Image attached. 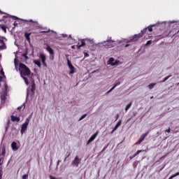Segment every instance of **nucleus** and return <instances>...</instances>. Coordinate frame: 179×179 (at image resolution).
<instances>
[{"label":"nucleus","mask_w":179,"mask_h":179,"mask_svg":"<svg viewBox=\"0 0 179 179\" xmlns=\"http://www.w3.org/2000/svg\"><path fill=\"white\" fill-rule=\"evenodd\" d=\"M148 30V29H144L143 31H141L142 34H144V33H146V31Z\"/></svg>","instance_id":"ea45409f"},{"label":"nucleus","mask_w":179,"mask_h":179,"mask_svg":"<svg viewBox=\"0 0 179 179\" xmlns=\"http://www.w3.org/2000/svg\"><path fill=\"white\" fill-rule=\"evenodd\" d=\"M12 16H10L9 14H5V15L3 16V18L5 17H11Z\"/></svg>","instance_id":"e433bc0d"},{"label":"nucleus","mask_w":179,"mask_h":179,"mask_svg":"<svg viewBox=\"0 0 179 179\" xmlns=\"http://www.w3.org/2000/svg\"><path fill=\"white\" fill-rule=\"evenodd\" d=\"M122 121L119 120L118 122L116 124V125L114 127V131H117V129H118V127H120L121 126Z\"/></svg>","instance_id":"f3484780"},{"label":"nucleus","mask_w":179,"mask_h":179,"mask_svg":"<svg viewBox=\"0 0 179 179\" xmlns=\"http://www.w3.org/2000/svg\"><path fill=\"white\" fill-rule=\"evenodd\" d=\"M29 23H31L30 24L31 27L33 29V30H37L38 29H41V26L37 21H33V20H27Z\"/></svg>","instance_id":"f03ea898"},{"label":"nucleus","mask_w":179,"mask_h":179,"mask_svg":"<svg viewBox=\"0 0 179 179\" xmlns=\"http://www.w3.org/2000/svg\"><path fill=\"white\" fill-rule=\"evenodd\" d=\"M0 27L4 31V33H6V27L5 25L0 24Z\"/></svg>","instance_id":"393cba45"},{"label":"nucleus","mask_w":179,"mask_h":179,"mask_svg":"<svg viewBox=\"0 0 179 179\" xmlns=\"http://www.w3.org/2000/svg\"><path fill=\"white\" fill-rule=\"evenodd\" d=\"M142 152H145V150H137L136 152L134 155L129 157V159L131 160H132V159H134V157H136L137 155H139V153H142Z\"/></svg>","instance_id":"9b49d317"},{"label":"nucleus","mask_w":179,"mask_h":179,"mask_svg":"<svg viewBox=\"0 0 179 179\" xmlns=\"http://www.w3.org/2000/svg\"><path fill=\"white\" fill-rule=\"evenodd\" d=\"M0 43H1V44L5 45V42L2 39H0Z\"/></svg>","instance_id":"c03bdc74"},{"label":"nucleus","mask_w":179,"mask_h":179,"mask_svg":"<svg viewBox=\"0 0 179 179\" xmlns=\"http://www.w3.org/2000/svg\"><path fill=\"white\" fill-rule=\"evenodd\" d=\"M72 50H75V45L71 46Z\"/></svg>","instance_id":"052dcab7"},{"label":"nucleus","mask_w":179,"mask_h":179,"mask_svg":"<svg viewBox=\"0 0 179 179\" xmlns=\"http://www.w3.org/2000/svg\"><path fill=\"white\" fill-rule=\"evenodd\" d=\"M156 85V83H151L148 85V87L150 90H152V89H153V87H155V86Z\"/></svg>","instance_id":"a878e982"},{"label":"nucleus","mask_w":179,"mask_h":179,"mask_svg":"<svg viewBox=\"0 0 179 179\" xmlns=\"http://www.w3.org/2000/svg\"><path fill=\"white\" fill-rule=\"evenodd\" d=\"M59 163H61V160H58V161H57V166L59 165Z\"/></svg>","instance_id":"6e6d98bb"},{"label":"nucleus","mask_w":179,"mask_h":179,"mask_svg":"<svg viewBox=\"0 0 179 179\" xmlns=\"http://www.w3.org/2000/svg\"><path fill=\"white\" fill-rule=\"evenodd\" d=\"M0 48H2V46H0Z\"/></svg>","instance_id":"0e129e2a"},{"label":"nucleus","mask_w":179,"mask_h":179,"mask_svg":"<svg viewBox=\"0 0 179 179\" xmlns=\"http://www.w3.org/2000/svg\"><path fill=\"white\" fill-rule=\"evenodd\" d=\"M150 44H152V41H148L146 43L145 45H150Z\"/></svg>","instance_id":"4c0bfd02"},{"label":"nucleus","mask_w":179,"mask_h":179,"mask_svg":"<svg viewBox=\"0 0 179 179\" xmlns=\"http://www.w3.org/2000/svg\"><path fill=\"white\" fill-rule=\"evenodd\" d=\"M1 73L3 75V76H5V73L3 72V71H1Z\"/></svg>","instance_id":"09e8293b"},{"label":"nucleus","mask_w":179,"mask_h":179,"mask_svg":"<svg viewBox=\"0 0 179 179\" xmlns=\"http://www.w3.org/2000/svg\"><path fill=\"white\" fill-rule=\"evenodd\" d=\"M70 69V73H75V67L73 66H71L70 67H69Z\"/></svg>","instance_id":"4be33fe9"},{"label":"nucleus","mask_w":179,"mask_h":179,"mask_svg":"<svg viewBox=\"0 0 179 179\" xmlns=\"http://www.w3.org/2000/svg\"><path fill=\"white\" fill-rule=\"evenodd\" d=\"M71 156V153H69L68 155L64 158V162H66V158Z\"/></svg>","instance_id":"79ce46f5"},{"label":"nucleus","mask_w":179,"mask_h":179,"mask_svg":"<svg viewBox=\"0 0 179 179\" xmlns=\"http://www.w3.org/2000/svg\"><path fill=\"white\" fill-rule=\"evenodd\" d=\"M148 135H149V131H147L146 133L143 134L140 137L138 141L136 143V145H141V143H142V142H143V141L145 140V138H146L148 136Z\"/></svg>","instance_id":"20e7f679"},{"label":"nucleus","mask_w":179,"mask_h":179,"mask_svg":"<svg viewBox=\"0 0 179 179\" xmlns=\"http://www.w3.org/2000/svg\"><path fill=\"white\" fill-rule=\"evenodd\" d=\"M22 107H23L22 106H19V107L17 108V110H22Z\"/></svg>","instance_id":"8fccbe9b"},{"label":"nucleus","mask_w":179,"mask_h":179,"mask_svg":"<svg viewBox=\"0 0 179 179\" xmlns=\"http://www.w3.org/2000/svg\"><path fill=\"white\" fill-rule=\"evenodd\" d=\"M86 43H89V39H83L81 40V44L79 45V43L77 45V47L78 48V50H80V48H82V47H85V45H86Z\"/></svg>","instance_id":"423d86ee"},{"label":"nucleus","mask_w":179,"mask_h":179,"mask_svg":"<svg viewBox=\"0 0 179 179\" xmlns=\"http://www.w3.org/2000/svg\"><path fill=\"white\" fill-rule=\"evenodd\" d=\"M5 155H6V148L5 147H3L1 148V156H3V157H5Z\"/></svg>","instance_id":"6ab92c4d"},{"label":"nucleus","mask_w":179,"mask_h":179,"mask_svg":"<svg viewBox=\"0 0 179 179\" xmlns=\"http://www.w3.org/2000/svg\"><path fill=\"white\" fill-rule=\"evenodd\" d=\"M124 47H125L126 48H127V47H129V44H126Z\"/></svg>","instance_id":"bf43d9fd"},{"label":"nucleus","mask_w":179,"mask_h":179,"mask_svg":"<svg viewBox=\"0 0 179 179\" xmlns=\"http://www.w3.org/2000/svg\"><path fill=\"white\" fill-rule=\"evenodd\" d=\"M42 64H43V66H47V64H45V62H42Z\"/></svg>","instance_id":"49530a36"},{"label":"nucleus","mask_w":179,"mask_h":179,"mask_svg":"<svg viewBox=\"0 0 179 179\" xmlns=\"http://www.w3.org/2000/svg\"><path fill=\"white\" fill-rule=\"evenodd\" d=\"M97 135H99V131H96L95 134H94L88 140L87 145H89V143H91V142H93L94 139L97 137Z\"/></svg>","instance_id":"0eeeda50"},{"label":"nucleus","mask_w":179,"mask_h":179,"mask_svg":"<svg viewBox=\"0 0 179 179\" xmlns=\"http://www.w3.org/2000/svg\"><path fill=\"white\" fill-rule=\"evenodd\" d=\"M118 163H120V161L117 162V164H118Z\"/></svg>","instance_id":"e2e57ef3"},{"label":"nucleus","mask_w":179,"mask_h":179,"mask_svg":"<svg viewBox=\"0 0 179 179\" xmlns=\"http://www.w3.org/2000/svg\"><path fill=\"white\" fill-rule=\"evenodd\" d=\"M31 35V33H27L26 32L24 34V37L26 38L27 41H28L29 43H30V36Z\"/></svg>","instance_id":"2eb2a0df"},{"label":"nucleus","mask_w":179,"mask_h":179,"mask_svg":"<svg viewBox=\"0 0 179 179\" xmlns=\"http://www.w3.org/2000/svg\"><path fill=\"white\" fill-rule=\"evenodd\" d=\"M107 148H108V144L103 148V150L101 151V153H103V152H104Z\"/></svg>","instance_id":"c9c22d12"},{"label":"nucleus","mask_w":179,"mask_h":179,"mask_svg":"<svg viewBox=\"0 0 179 179\" xmlns=\"http://www.w3.org/2000/svg\"><path fill=\"white\" fill-rule=\"evenodd\" d=\"M9 129V126L6 127V132L8 131V129Z\"/></svg>","instance_id":"603ef678"},{"label":"nucleus","mask_w":179,"mask_h":179,"mask_svg":"<svg viewBox=\"0 0 179 179\" xmlns=\"http://www.w3.org/2000/svg\"><path fill=\"white\" fill-rule=\"evenodd\" d=\"M67 65H68L69 68L70 66H73V65H72V63H71V60H69V59H67Z\"/></svg>","instance_id":"c756f323"},{"label":"nucleus","mask_w":179,"mask_h":179,"mask_svg":"<svg viewBox=\"0 0 179 179\" xmlns=\"http://www.w3.org/2000/svg\"><path fill=\"white\" fill-rule=\"evenodd\" d=\"M12 17H15V16H12Z\"/></svg>","instance_id":"338daca9"},{"label":"nucleus","mask_w":179,"mask_h":179,"mask_svg":"<svg viewBox=\"0 0 179 179\" xmlns=\"http://www.w3.org/2000/svg\"><path fill=\"white\" fill-rule=\"evenodd\" d=\"M46 50L48 52H50V54H51V55H54V50H52V48L50 46H48L46 48Z\"/></svg>","instance_id":"dca6fc26"},{"label":"nucleus","mask_w":179,"mask_h":179,"mask_svg":"<svg viewBox=\"0 0 179 179\" xmlns=\"http://www.w3.org/2000/svg\"><path fill=\"white\" fill-rule=\"evenodd\" d=\"M84 55H85V58H87V57H89V53L85 52Z\"/></svg>","instance_id":"a19ab883"},{"label":"nucleus","mask_w":179,"mask_h":179,"mask_svg":"<svg viewBox=\"0 0 179 179\" xmlns=\"http://www.w3.org/2000/svg\"><path fill=\"white\" fill-rule=\"evenodd\" d=\"M150 99H153V96H152Z\"/></svg>","instance_id":"69168bd1"},{"label":"nucleus","mask_w":179,"mask_h":179,"mask_svg":"<svg viewBox=\"0 0 179 179\" xmlns=\"http://www.w3.org/2000/svg\"><path fill=\"white\" fill-rule=\"evenodd\" d=\"M0 179H2V172L0 171Z\"/></svg>","instance_id":"5fc2aeb1"},{"label":"nucleus","mask_w":179,"mask_h":179,"mask_svg":"<svg viewBox=\"0 0 179 179\" xmlns=\"http://www.w3.org/2000/svg\"><path fill=\"white\" fill-rule=\"evenodd\" d=\"M120 85H121V82H120V81L115 83L113 87L107 92V94H108V93H111V92H113V90H114V89H115V87H117V86H120Z\"/></svg>","instance_id":"ddd939ff"},{"label":"nucleus","mask_w":179,"mask_h":179,"mask_svg":"<svg viewBox=\"0 0 179 179\" xmlns=\"http://www.w3.org/2000/svg\"><path fill=\"white\" fill-rule=\"evenodd\" d=\"M4 90H5V94H6V92H8V85L7 84H5Z\"/></svg>","instance_id":"72a5a7b5"},{"label":"nucleus","mask_w":179,"mask_h":179,"mask_svg":"<svg viewBox=\"0 0 179 179\" xmlns=\"http://www.w3.org/2000/svg\"><path fill=\"white\" fill-rule=\"evenodd\" d=\"M80 159H79V157L76 156L73 161V164L76 166V167H79V164L80 163Z\"/></svg>","instance_id":"1a4fd4ad"},{"label":"nucleus","mask_w":179,"mask_h":179,"mask_svg":"<svg viewBox=\"0 0 179 179\" xmlns=\"http://www.w3.org/2000/svg\"><path fill=\"white\" fill-rule=\"evenodd\" d=\"M3 157H0V166H2V164H3Z\"/></svg>","instance_id":"2f4dec72"},{"label":"nucleus","mask_w":179,"mask_h":179,"mask_svg":"<svg viewBox=\"0 0 179 179\" xmlns=\"http://www.w3.org/2000/svg\"><path fill=\"white\" fill-rule=\"evenodd\" d=\"M19 71L21 76H30V74L31 73L30 69H29V67H27V66L23 63L20 64Z\"/></svg>","instance_id":"f257e3e1"},{"label":"nucleus","mask_w":179,"mask_h":179,"mask_svg":"<svg viewBox=\"0 0 179 179\" xmlns=\"http://www.w3.org/2000/svg\"><path fill=\"white\" fill-rule=\"evenodd\" d=\"M146 29H147V30H148V31H153V28H152V26H150Z\"/></svg>","instance_id":"473e14b6"},{"label":"nucleus","mask_w":179,"mask_h":179,"mask_svg":"<svg viewBox=\"0 0 179 179\" xmlns=\"http://www.w3.org/2000/svg\"><path fill=\"white\" fill-rule=\"evenodd\" d=\"M50 31V30H48V31H41L40 33H48Z\"/></svg>","instance_id":"a18cd8bd"},{"label":"nucleus","mask_w":179,"mask_h":179,"mask_svg":"<svg viewBox=\"0 0 179 179\" xmlns=\"http://www.w3.org/2000/svg\"><path fill=\"white\" fill-rule=\"evenodd\" d=\"M40 58H41L42 62H45V59H46L45 55H44L43 54L40 55Z\"/></svg>","instance_id":"5701e85b"},{"label":"nucleus","mask_w":179,"mask_h":179,"mask_svg":"<svg viewBox=\"0 0 179 179\" xmlns=\"http://www.w3.org/2000/svg\"><path fill=\"white\" fill-rule=\"evenodd\" d=\"M34 63L35 64V65H37L38 68L41 67V62H40V60H34Z\"/></svg>","instance_id":"aec40b11"},{"label":"nucleus","mask_w":179,"mask_h":179,"mask_svg":"<svg viewBox=\"0 0 179 179\" xmlns=\"http://www.w3.org/2000/svg\"><path fill=\"white\" fill-rule=\"evenodd\" d=\"M29 122H30V119L27 118L24 124L21 127V134L23 135L26 131H27V127L29 126Z\"/></svg>","instance_id":"7ed1b4c3"},{"label":"nucleus","mask_w":179,"mask_h":179,"mask_svg":"<svg viewBox=\"0 0 179 179\" xmlns=\"http://www.w3.org/2000/svg\"><path fill=\"white\" fill-rule=\"evenodd\" d=\"M177 176H179V172H177L176 173L172 175L169 179H173L174 178V177H177Z\"/></svg>","instance_id":"cd10ccee"},{"label":"nucleus","mask_w":179,"mask_h":179,"mask_svg":"<svg viewBox=\"0 0 179 179\" xmlns=\"http://www.w3.org/2000/svg\"><path fill=\"white\" fill-rule=\"evenodd\" d=\"M170 78H171V75L165 77V78H164L162 83H163V82H166V80H169V79H170Z\"/></svg>","instance_id":"c85d7f7f"},{"label":"nucleus","mask_w":179,"mask_h":179,"mask_svg":"<svg viewBox=\"0 0 179 179\" xmlns=\"http://www.w3.org/2000/svg\"><path fill=\"white\" fill-rule=\"evenodd\" d=\"M14 26L15 27V26H17V22L15 21V22H14Z\"/></svg>","instance_id":"864d4df0"},{"label":"nucleus","mask_w":179,"mask_h":179,"mask_svg":"<svg viewBox=\"0 0 179 179\" xmlns=\"http://www.w3.org/2000/svg\"><path fill=\"white\" fill-rule=\"evenodd\" d=\"M178 85H179V83H178Z\"/></svg>","instance_id":"774afa93"},{"label":"nucleus","mask_w":179,"mask_h":179,"mask_svg":"<svg viewBox=\"0 0 179 179\" xmlns=\"http://www.w3.org/2000/svg\"><path fill=\"white\" fill-rule=\"evenodd\" d=\"M29 178V175L28 174H25L22 176V179H28Z\"/></svg>","instance_id":"f704fd0d"},{"label":"nucleus","mask_w":179,"mask_h":179,"mask_svg":"<svg viewBox=\"0 0 179 179\" xmlns=\"http://www.w3.org/2000/svg\"><path fill=\"white\" fill-rule=\"evenodd\" d=\"M114 132H115V130H114V129L112 130V131L110 132V134H114Z\"/></svg>","instance_id":"13d9d810"},{"label":"nucleus","mask_w":179,"mask_h":179,"mask_svg":"<svg viewBox=\"0 0 179 179\" xmlns=\"http://www.w3.org/2000/svg\"><path fill=\"white\" fill-rule=\"evenodd\" d=\"M27 55H28L27 53L22 54V57H24L25 59H29V56Z\"/></svg>","instance_id":"7c9ffc66"},{"label":"nucleus","mask_w":179,"mask_h":179,"mask_svg":"<svg viewBox=\"0 0 179 179\" xmlns=\"http://www.w3.org/2000/svg\"><path fill=\"white\" fill-rule=\"evenodd\" d=\"M10 118H11V121L13 122H19L20 121V117L15 116V115H11Z\"/></svg>","instance_id":"9d476101"},{"label":"nucleus","mask_w":179,"mask_h":179,"mask_svg":"<svg viewBox=\"0 0 179 179\" xmlns=\"http://www.w3.org/2000/svg\"><path fill=\"white\" fill-rule=\"evenodd\" d=\"M131 106H132V101L129 102V103H128L126 107H125V111H128V110H129V108H131Z\"/></svg>","instance_id":"412c9836"},{"label":"nucleus","mask_w":179,"mask_h":179,"mask_svg":"<svg viewBox=\"0 0 179 179\" xmlns=\"http://www.w3.org/2000/svg\"><path fill=\"white\" fill-rule=\"evenodd\" d=\"M142 37V34H136L133 36V38L129 41V43H132V41H136L137 40H139Z\"/></svg>","instance_id":"6e6552de"},{"label":"nucleus","mask_w":179,"mask_h":179,"mask_svg":"<svg viewBox=\"0 0 179 179\" xmlns=\"http://www.w3.org/2000/svg\"><path fill=\"white\" fill-rule=\"evenodd\" d=\"M119 117H120V115L117 114L115 121H117V120H118Z\"/></svg>","instance_id":"de8ad7c7"},{"label":"nucleus","mask_w":179,"mask_h":179,"mask_svg":"<svg viewBox=\"0 0 179 179\" xmlns=\"http://www.w3.org/2000/svg\"><path fill=\"white\" fill-rule=\"evenodd\" d=\"M171 131V129H170V127H169V129H167L166 130H165V132L170 133Z\"/></svg>","instance_id":"37998d69"},{"label":"nucleus","mask_w":179,"mask_h":179,"mask_svg":"<svg viewBox=\"0 0 179 179\" xmlns=\"http://www.w3.org/2000/svg\"><path fill=\"white\" fill-rule=\"evenodd\" d=\"M114 58L111 57L109 59L108 63L110 65H112V66H114L115 65H117V62H114Z\"/></svg>","instance_id":"4468645a"},{"label":"nucleus","mask_w":179,"mask_h":179,"mask_svg":"<svg viewBox=\"0 0 179 179\" xmlns=\"http://www.w3.org/2000/svg\"><path fill=\"white\" fill-rule=\"evenodd\" d=\"M113 43L114 41L108 40L103 42V44L106 47V48H113V47H114V45L113 44Z\"/></svg>","instance_id":"39448f33"},{"label":"nucleus","mask_w":179,"mask_h":179,"mask_svg":"<svg viewBox=\"0 0 179 179\" xmlns=\"http://www.w3.org/2000/svg\"><path fill=\"white\" fill-rule=\"evenodd\" d=\"M25 76H21V78H22V79L24 80L26 85H29V80Z\"/></svg>","instance_id":"b1692460"},{"label":"nucleus","mask_w":179,"mask_h":179,"mask_svg":"<svg viewBox=\"0 0 179 179\" xmlns=\"http://www.w3.org/2000/svg\"><path fill=\"white\" fill-rule=\"evenodd\" d=\"M10 124V120H8V122H7V127H9V124Z\"/></svg>","instance_id":"3c124183"},{"label":"nucleus","mask_w":179,"mask_h":179,"mask_svg":"<svg viewBox=\"0 0 179 179\" xmlns=\"http://www.w3.org/2000/svg\"><path fill=\"white\" fill-rule=\"evenodd\" d=\"M11 148L13 150H14V152H16V150H17L19 149V148H17V143L16 142H13L11 143Z\"/></svg>","instance_id":"f8f14e48"},{"label":"nucleus","mask_w":179,"mask_h":179,"mask_svg":"<svg viewBox=\"0 0 179 179\" xmlns=\"http://www.w3.org/2000/svg\"><path fill=\"white\" fill-rule=\"evenodd\" d=\"M15 64H16V59H15Z\"/></svg>","instance_id":"680f3d73"},{"label":"nucleus","mask_w":179,"mask_h":179,"mask_svg":"<svg viewBox=\"0 0 179 179\" xmlns=\"http://www.w3.org/2000/svg\"><path fill=\"white\" fill-rule=\"evenodd\" d=\"M86 117H87V114H84V115H83L80 117V119H79V120L78 121H82V120H83L84 118H86Z\"/></svg>","instance_id":"bb28decb"},{"label":"nucleus","mask_w":179,"mask_h":179,"mask_svg":"<svg viewBox=\"0 0 179 179\" xmlns=\"http://www.w3.org/2000/svg\"><path fill=\"white\" fill-rule=\"evenodd\" d=\"M36 90V83L34 81L31 84V93L34 94V91Z\"/></svg>","instance_id":"a211bd4d"},{"label":"nucleus","mask_w":179,"mask_h":179,"mask_svg":"<svg viewBox=\"0 0 179 179\" xmlns=\"http://www.w3.org/2000/svg\"><path fill=\"white\" fill-rule=\"evenodd\" d=\"M2 79H3V78L2 76H0V83L2 81Z\"/></svg>","instance_id":"4d7b16f0"},{"label":"nucleus","mask_w":179,"mask_h":179,"mask_svg":"<svg viewBox=\"0 0 179 179\" xmlns=\"http://www.w3.org/2000/svg\"><path fill=\"white\" fill-rule=\"evenodd\" d=\"M24 54H27V55L29 54V48H25V52H24Z\"/></svg>","instance_id":"58836bf2"}]
</instances>
